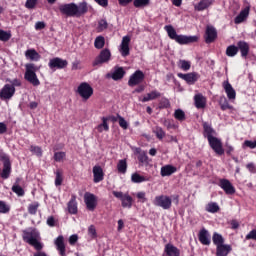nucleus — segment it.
<instances>
[{
	"label": "nucleus",
	"mask_w": 256,
	"mask_h": 256,
	"mask_svg": "<svg viewBox=\"0 0 256 256\" xmlns=\"http://www.w3.org/2000/svg\"><path fill=\"white\" fill-rule=\"evenodd\" d=\"M12 191L13 193H15L16 195H18V197H23L25 195V190L23 189V187L14 184L12 186Z\"/></svg>",
	"instance_id": "nucleus-43"
},
{
	"label": "nucleus",
	"mask_w": 256,
	"mask_h": 256,
	"mask_svg": "<svg viewBox=\"0 0 256 256\" xmlns=\"http://www.w3.org/2000/svg\"><path fill=\"white\" fill-rule=\"evenodd\" d=\"M69 65L67 60H63L62 58L55 57L49 60L48 67L49 69H65Z\"/></svg>",
	"instance_id": "nucleus-12"
},
{
	"label": "nucleus",
	"mask_w": 256,
	"mask_h": 256,
	"mask_svg": "<svg viewBox=\"0 0 256 256\" xmlns=\"http://www.w3.org/2000/svg\"><path fill=\"white\" fill-rule=\"evenodd\" d=\"M246 168L248 169V171H250V173H256L255 164L249 163V164L246 165Z\"/></svg>",
	"instance_id": "nucleus-64"
},
{
	"label": "nucleus",
	"mask_w": 256,
	"mask_h": 256,
	"mask_svg": "<svg viewBox=\"0 0 256 256\" xmlns=\"http://www.w3.org/2000/svg\"><path fill=\"white\" fill-rule=\"evenodd\" d=\"M151 0H134L133 5L136 9H143L144 7H149Z\"/></svg>",
	"instance_id": "nucleus-37"
},
{
	"label": "nucleus",
	"mask_w": 256,
	"mask_h": 256,
	"mask_svg": "<svg viewBox=\"0 0 256 256\" xmlns=\"http://www.w3.org/2000/svg\"><path fill=\"white\" fill-rule=\"evenodd\" d=\"M30 151L31 153H34V155H37V157L43 156V150L39 146H31Z\"/></svg>",
	"instance_id": "nucleus-51"
},
{
	"label": "nucleus",
	"mask_w": 256,
	"mask_h": 256,
	"mask_svg": "<svg viewBox=\"0 0 256 256\" xmlns=\"http://www.w3.org/2000/svg\"><path fill=\"white\" fill-rule=\"evenodd\" d=\"M249 17V9H244L242 10L239 15H237L234 19V23L236 25H239L240 23H243V21H245V19Z\"/></svg>",
	"instance_id": "nucleus-33"
},
{
	"label": "nucleus",
	"mask_w": 256,
	"mask_h": 256,
	"mask_svg": "<svg viewBox=\"0 0 256 256\" xmlns=\"http://www.w3.org/2000/svg\"><path fill=\"white\" fill-rule=\"evenodd\" d=\"M94 47L96 49H103L105 47V37L97 36L94 41Z\"/></svg>",
	"instance_id": "nucleus-41"
},
{
	"label": "nucleus",
	"mask_w": 256,
	"mask_h": 256,
	"mask_svg": "<svg viewBox=\"0 0 256 256\" xmlns=\"http://www.w3.org/2000/svg\"><path fill=\"white\" fill-rule=\"evenodd\" d=\"M203 127V137H205L208 140V143L211 147V149L216 153V155H225V149H223V142H221V139L215 137L217 135V132L211 126L208 122L202 123Z\"/></svg>",
	"instance_id": "nucleus-1"
},
{
	"label": "nucleus",
	"mask_w": 256,
	"mask_h": 256,
	"mask_svg": "<svg viewBox=\"0 0 256 256\" xmlns=\"http://www.w3.org/2000/svg\"><path fill=\"white\" fill-rule=\"evenodd\" d=\"M194 103L196 109H205L207 105V99L203 96V94H196L194 96Z\"/></svg>",
	"instance_id": "nucleus-26"
},
{
	"label": "nucleus",
	"mask_w": 256,
	"mask_h": 256,
	"mask_svg": "<svg viewBox=\"0 0 256 256\" xmlns=\"http://www.w3.org/2000/svg\"><path fill=\"white\" fill-rule=\"evenodd\" d=\"M153 205H155V207H161V209H164V211H169L173 205V200L170 198V196L161 194L155 196Z\"/></svg>",
	"instance_id": "nucleus-6"
},
{
	"label": "nucleus",
	"mask_w": 256,
	"mask_h": 256,
	"mask_svg": "<svg viewBox=\"0 0 256 256\" xmlns=\"http://www.w3.org/2000/svg\"><path fill=\"white\" fill-rule=\"evenodd\" d=\"M39 209V202H34L29 204L28 206V213L30 215H37V210Z\"/></svg>",
	"instance_id": "nucleus-45"
},
{
	"label": "nucleus",
	"mask_w": 256,
	"mask_h": 256,
	"mask_svg": "<svg viewBox=\"0 0 256 256\" xmlns=\"http://www.w3.org/2000/svg\"><path fill=\"white\" fill-rule=\"evenodd\" d=\"M0 161L3 163V168L0 173L1 179H9L11 177V159L9 158V155L7 154H1L0 155Z\"/></svg>",
	"instance_id": "nucleus-7"
},
{
	"label": "nucleus",
	"mask_w": 256,
	"mask_h": 256,
	"mask_svg": "<svg viewBox=\"0 0 256 256\" xmlns=\"http://www.w3.org/2000/svg\"><path fill=\"white\" fill-rule=\"evenodd\" d=\"M173 173H177V167L171 164H167L161 167V170H160L161 177H171Z\"/></svg>",
	"instance_id": "nucleus-24"
},
{
	"label": "nucleus",
	"mask_w": 256,
	"mask_h": 256,
	"mask_svg": "<svg viewBox=\"0 0 256 256\" xmlns=\"http://www.w3.org/2000/svg\"><path fill=\"white\" fill-rule=\"evenodd\" d=\"M129 43H131V37L124 36L122 38V42L120 45V53L122 57H129V53H130Z\"/></svg>",
	"instance_id": "nucleus-20"
},
{
	"label": "nucleus",
	"mask_w": 256,
	"mask_h": 256,
	"mask_svg": "<svg viewBox=\"0 0 256 256\" xmlns=\"http://www.w3.org/2000/svg\"><path fill=\"white\" fill-rule=\"evenodd\" d=\"M22 239L24 243H28L36 249V251H43V243L39 242V232L35 229L23 230Z\"/></svg>",
	"instance_id": "nucleus-4"
},
{
	"label": "nucleus",
	"mask_w": 256,
	"mask_h": 256,
	"mask_svg": "<svg viewBox=\"0 0 256 256\" xmlns=\"http://www.w3.org/2000/svg\"><path fill=\"white\" fill-rule=\"evenodd\" d=\"M63 183V174L61 173L60 170L56 171V178H55V185L56 187L61 186Z\"/></svg>",
	"instance_id": "nucleus-48"
},
{
	"label": "nucleus",
	"mask_w": 256,
	"mask_h": 256,
	"mask_svg": "<svg viewBox=\"0 0 256 256\" xmlns=\"http://www.w3.org/2000/svg\"><path fill=\"white\" fill-rule=\"evenodd\" d=\"M215 0H201L198 5L195 6L196 11H205L209 9Z\"/></svg>",
	"instance_id": "nucleus-31"
},
{
	"label": "nucleus",
	"mask_w": 256,
	"mask_h": 256,
	"mask_svg": "<svg viewBox=\"0 0 256 256\" xmlns=\"http://www.w3.org/2000/svg\"><path fill=\"white\" fill-rule=\"evenodd\" d=\"M174 118L177 119V121H185L186 119L185 112L182 109L175 110Z\"/></svg>",
	"instance_id": "nucleus-44"
},
{
	"label": "nucleus",
	"mask_w": 256,
	"mask_h": 256,
	"mask_svg": "<svg viewBox=\"0 0 256 256\" xmlns=\"http://www.w3.org/2000/svg\"><path fill=\"white\" fill-rule=\"evenodd\" d=\"M9 39H11V33L5 30H0V41L7 42Z\"/></svg>",
	"instance_id": "nucleus-49"
},
{
	"label": "nucleus",
	"mask_w": 256,
	"mask_h": 256,
	"mask_svg": "<svg viewBox=\"0 0 256 256\" xmlns=\"http://www.w3.org/2000/svg\"><path fill=\"white\" fill-rule=\"evenodd\" d=\"M239 53V48L235 45H230L226 48L227 57H235Z\"/></svg>",
	"instance_id": "nucleus-40"
},
{
	"label": "nucleus",
	"mask_w": 256,
	"mask_h": 256,
	"mask_svg": "<svg viewBox=\"0 0 256 256\" xmlns=\"http://www.w3.org/2000/svg\"><path fill=\"white\" fill-rule=\"evenodd\" d=\"M9 211H11V208L9 207V205H7V203H5V201L0 200V213H9Z\"/></svg>",
	"instance_id": "nucleus-50"
},
{
	"label": "nucleus",
	"mask_w": 256,
	"mask_h": 256,
	"mask_svg": "<svg viewBox=\"0 0 256 256\" xmlns=\"http://www.w3.org/2000/svg\"><path fill=\"white\" fill-rule=\"evenodd\" d=\"M45 27H46V24L43 21H38L35 24L36 31H41V30L45 29Z\"/></svg>",
	"instance_id": "nucleus-59"
},
{
	"label": "nucleus",
	"mask_w": 256,
	"mask_h": 256,
	"mask_svg": "<svg viewBox=\"0 0 256 256\" xmlns=\"http://www.w3.org/2000/svg\"><path fill=\"white\" fill-rule=\"evenodd\" d=\"M117 170H118V173H122L123 175H124V173H127V160L126 159H122V160L118 161Z\"/></svg>",
	"instance_id": "nucleus-39"
},
{
	"label": "nucleus",
	"mask_w": 256,
	"mask_h": 256,
	"mask_svg": "<svg viewBox=\"0 0 256 256\" xmlns=\"http://www.w3.org/2000/svg\"><path fill=\"white\" fill-rule=\"evenodd\" d=\"M159 105L160 109H169V107H171V102L169 99L164 98L160 101Z\"/></svg>",
	"instance_id": "nucleus-55"
},
{
	"label": "nucleus",
	"mask_w": 256,
	"mask_h": 256,
	"mask_svg": "<svg viewBox=\"0 0 256 256\" xmlns=\"http://www.w3.org/2000/svg\"><path fill=\"white\" fill-rule=\"evenodd\" d=\"M112 195L121 201V206L124 209H131L133 207V197L129 193L123 194L122 191H112Z\"/></svg>",
	"instance_id": "nucleus-9"
},
{
	"label": "nucleus",
	"mask_w": 256,
	"mask_h": 256,
	"mask_svg": "<svg viewBox=\"0 0 256 256\" xmlns=\"http://www.w3.org/2000/svg\"><path fill=\"white\" fill-rule=\"evenodd\" d=\"M111 61V51L107 48L101 50L100 54L92 62L93 67L103 65V63H109Z\"/></svg>",
	"instance_id": "nucleus-10"
},
{
	"label": "nucleus",
	"mask_w": 256,
	"mask_h": 256,
	"mask_svg": "<svg viewBox=\"0 0 256 256\" xmlns=\"http://www.w3.org/2000/svg\"><path fill=\"white\" fill-rule=\"evenodd\" d=\"M237 47H238V51H240V53H241V57L243 59H247V57L249 55V51H250L249 43H247L245 41H238Z\"/></svg>",
	"instance_id": "nucleus-23"
},
{
	"label": "nucleus",
	"mask_w": 256,
	"mask_h": 256,
	"mask_svg": "<svg viewBox=\"0 0 256 256\" xmlns=\"http://www.w3.org/2000/svg\"><path fill=\"white\" fill-rule=\"evenodd\" d=\"M92 173L94 183H101L105 179V172H103V168L99 165L93 167Z\"/></svg>",
	"instance_id": "nucleus-21"
},
{
	"label": "nucleus",
	"mask_w": 256,
	"mask_h": 256,
	"mask_svg": "<svg viewBox=\"0 0 256 256\" xmlns=\"http://www.w3.org/2000/svg\"><path fill=\"white\" fill-rule=\"evenodd\" d=\"M79 241V236L77 234H73L69 237V244L70 245H75Z\"/></svg>",
	"instance_id": "nucleus-61"
},
{
	"label": "nucleus",
	"mask_w": 256,
	"mask_h": 256,
	"mask_svg": "<svg viewBox=\"0 0 256 256\" xmlns=\"http://www.w3.org/2000/svg\"><path fill=\"white\" fill-rule=\"evenodd\" d=\"M165 253L167 256H180L181 251L179 248L173 246V244L168 243L165 245Z\"/></svg>",
	"instance_id": "nucleus-28"
},
{
	"label": "nucleus",
	"mask_w": 256,
	"mask_h": 256,
	"mask_svg": "<svg viewBox=\"0 0 256 256\" xmlns=\"http://www.w3.org/2000/svg\"><path fill=\"white\" fill-rule=\"evenodd\" d=\"M159 97H161V92L157 90H152L141 99V102L147 103L149 101H155V99H159Z\"/></svg>",
	"instance_id": "nucleus-27"
},
{
	"label": "nucleus",
	"mask_w": 256,
	"mask_h": 256,
	"mask_svg": "<svg viewBox=\"0 0 256 256\" xmlns=\"http://www.w3.org/2000/svg\"><path fill=\"white\" fill-rule=\"evenodd\" d=\"M177 76L179 77V79H183V81H186L188 85H195V83L199 81V74H197L196 72H190L187 74L178 73Z\"/></svg>",
	"instance_id": "nucleus-17"
},
{
	"label": "nucleus",
	"mask_w": 256,
	"mask_h": 256,
	"mask_svg": "<svg viewBox=\"0 0 256 256\" xmlns=\"http://www.w3.org/2000/svg\"><path fill=\"white\" fill-rule=\"evenodd\" d=\"M154 133L157 137V139H159L160 141L163 139V137H165V132L163 131V128L157 126L154 130Z\"/></svg>",
	"instance_id": "nucleus-53"
},
{
	"label": "nucleus",
	"mask_w": 256,
	"mask_h": 256,
	"mask_svg": "<svg viewBox=\"0 0 256 256\" xmlns=\"http://www.w3.org/2000/svg\"><path fill=\"white\" fill-rule=\"evenodd\" d=\"M219 209V204H217V202H210L205 207L207 213H218Z\"/></svg>",
	"instance_id": "nucleus-36"
},
{
	"label": "nucleus",
	"mask_w": 256,
	"mask_h": 256,
	"mask_svg": "<svg viewBox=\"0 0 256 256\" xmlns=\"http://www.w3.org/2000/svg\"><path fill=\"white\" fill-rule=\"evenodd\" d=\"M125 69L123 67L115 66L114 71L106 74L107 79H113V81H121L125 77Z\"/></svg>",
	"instance_id": "nucleus-16"
},
{
	"label": "nucleus",
	"mask_w": 256,
	"mask_h": 256,
	"mask_svg": "<svg viewBox=\"0 0 256 256\" xmlns=\"http://www.w3.org/2000/svg\"><path fill=\"white\" fill-rule=\"evenodd\" d=\"M145 192H138L136 194L137 199H139L141 201V203H145V201H147V198L145 197Z\"/></svg>",
	"instance_id": "nucleus-63"
},
{
	"label": "nucleus",
	"mask_w": 256,
	"mask_h": 256,
	"mask_svg": "<svg viewBox=\"0 0 256 256\" xmlns=\"http://www.w3.org/2000/svg\"><path fill=\"white\" fill-rule=\"evenodd\" d=\"M54 245L60 256H67V248L65 247V238L63 235H60L56 238Z\"/></svg>",
	"instance_id": "nucleus-19"
},
{
	"label": "nucleus",
	"mask_w": 256,
	"mask_h": 256,
	"mask_svg": "<svg viewBox=\"0 0 256 256\" xmlns=\"http://www.w3.org/2000/svg\"><path fill=\"white\" fill-rule=\"evenodd\" d=\"M231 251H233V248L229 244L216 246V256H227Z\"/></svg>",
	"instance_id": "nucleus-25"
},
{
	"label": "nucleus",
	"mask_w": 256,
	"mask_h": 256,
	"mask_svg": "<svg viewBox=\"0 0 256 256\" xmlns=\"http://www.w3.org/2000/svg\"><path fill=\"white\" fill-rule=\"evenodd\" d=\"M145 81V73L141 70H136L128 80L129 87H136V85H141Z\"/></svg>",
	"instance_id": "nucleus-11"
},
{
	"label": "nucleus",
	"mask_w": 256,
	"mask_h": 256,
	"mask_svg": "<svg viewBox=\"0 0 256 256\" xmlns=\"http://www.w3.org/2000/svg\"><path fill=\"white\" fill-rule=\"evenodd\" d=\"M223 87L228 99H235V97H237V93L235 92V89H233L231 83L224 82Z\"/></svg>",
	"instance_id": "nucleus-29"
},
{
	"label": "nucleus",
	"mask_w": 256,
	"mask_h": 256,
	"mask_svg": "<svg viewBox=\"0 0 256 256\" xmlns=\"http://www.w3.org/2000/svg\"><path fill=\"white\" fill-rule=\"evenodd\" d=\"M132 183H145V181H149V178L145 176H141L139 173H134L131 176Z\"/></svg>",
	"instance_id": "nucleus-38"
},
{
	"label": "nucleus",
	"mask_w": 256,
	"mask_h": 256,
	"mask_svg": "<svg viewBox=\"0 0 256 256\" xmlns=\"http://www.w3.org/2000/svg\"><path fill=\"white\" fill-rule=\"evenodd\" d=\"M13 95H15V87L11 86V84H5L0 90V99H2V101L11 99Z\"/></svg>",
	"instance_id": "nucleus-15"
},
{
	"label": "nucleus",
	"mask_w": 256,
	"mask_h": 256,
	"mask_svg": "<svg viewBox=\"0 0 256 256\" xmlns=\"http://www.w3.org/2000/svg\"><path fill=\"white\" fill-rule=\"evenodd\" d=\"M218 187H221L226 195H235V186L228 179H220Z\"/></svg>",
	"instance_id": "nucleus-14"
},
{
	"label": "nucleus",
	"mask_w": 256,
	"mask_h": 256,
	"mask_svg": "<svg viewBox=\"0 0 256 256\" xmlns=\"http://www.w3.org/2000/svg\"><path fill=\"white\" fill-rule=\"evenodd\" d=\"M212 241L216 247H219L221 245H225V238H223V235L214 232L212 236Z\"/></svg>",
	"instance_id": "nucleus-34"
},
{
	"label": "nucleus",
	"mask_w": 256,
	"mask_h": 256,
	"mask_svg": "<svg viewBox=\"0 0 256 256\" xmlns=\"http://www.w3.org/2000/svg\"><path fill=\"white\" fill-rule=\"evenodd\" d=\"M68 213H70V215H77V200L75 198V196H73L70 201L68 202Z\"/></svg>",
	"instance_id": "nucleus-32"
},
{
	"label": "nucleus",
	"mask_w": 256,
	"mask_h": 256,
	"mask_svg": "<svg viewBox=\"0 0 256 256\" xmlns=\"http://www.w3.org/2000/svg\"><path fill=\"white\" fill-rule=\"evenodd\" d=\"M178 66L182 69V71H189V69H191V62L187 60H180Z\"/></svg>",
	"instance_id": "nucleus-46"
},
{
	"label": "nucleus",
	"mask_w": 256,
	"mask_h": 256,
	"mask_svg": "<svg viewBox=\"0 0 256 256\" xmlns=\"http://www.w3.org/2000/svg\"><path fill=\"white\" fill-rule=\"evenodd\" d=\"M46 223H47L48 227H55V223H56L55 217L54 216H49L47 218Z\"/></svg>",
	"instance_id": "nucleus-62"
},
{
	"label": "nucleus",
	"mask_w": 256,
	"mask_h": 256,
	"mask_svg": "<svg viewBox=\"0 0 256 256\" xmlns=\"http://www.w3.org/2000/svg\"><path fill=\"white\" fill-rule=\"evenodd\" d=\"M107 121H109V118L102 117V123L96 127L98 133H103V131H109V124L107 123Z\"/></svg>",
	"instance_id": "nucleus-35"
},
{
	"label": "nucleus",
	"mask_w": 256,
	"mask_h": 256,
	"mask_svg": "<svg viewBox=\"0 0 256 256\" xmlns=\"http://www.w3.org/2000/svg\"><path fill=\"white\" fill-rule=\"evenodd\" d=\"M59 11L66 17H83L89 12V6L87 2H81L79 5L75 3L61 4Z\"/></svg>",
	"instance_id": "nucleus-2"
},
{
	"label": "nucleus",
	"mask_w": 256,
	"mask_h": 256,
	"mask_svg": "<svg viewBox=\"0 0 256 256\" xmlns=\"http://www.w3.org/2000/svg\"><path fill=\"white\" fill-rule=\"evenodd\" d=\"M164 29L167 32L169 39L176 41L179 45H189V43H197L199 41V37L197 36L178 35L172 25H166Z\"/></svg>",
	"instance_id": "nucleus-3"
},
{
	"label": "nucleus",
	"mask_w": 256,
	"mask_h": 256,
	"mask_svg": "<svg viewBox=\"0 0 256 256\" xmlns=\"http://www.w3.org/2000/svg\"><path fill=\"white\" fill-rule=\"evenodd\" d=\"M138 160L140 163H149V156H147V154H140Z\"/></svg>",
	"instance_id": "nucleus-60"
},
{
	"label": "nucleus",
	"mask_w": 256,
	"mask_h": 256,
	"mask_svg": "<svg viewBox=\"0 0 256 256\" xmlns=\"http://www.w3.org/2000/svg\"><path fill=\"white\" fill-rule=\"evenodd\" d=\"M84 203L88 211H93L97 208V196H95V194L86 192L84 194Z\"/></svg>",
	"instance_id": "nucleus-13"
},
{
	"label": "nucleus",
	"mask_w": 256,
	"mask_h": 256,
	"mask_svg": "<svg viewBox=\"0 0 256 256\" xmlns=\"http://www.w3.org/2000/svg\"><path fill=\"white\" fill-rule=\"evenodd\" d=\"M220 109L222 111H227V109H232V106L229 105V101L226 97H221L219 100Z\"/></svg>",
	"instance_id": "nucleus-42"
},
{
	"label": "nucleus",
	"mask_w": 256,
	"mask_h": 256,
	"mask_svg": "<svg viewBox=\"0 0 256 256\" xmlns=\"http://www.w3.org/2000/svg\"><path fill=\"white\" fill-rule=\"evenodd\" d=\"M117 117H118V123H119V126L122 128V129H128L129 127V124L127 123V120H125V118H123L121 115L117 114Z\"/></svg>",
	"instance_id": "nucleus-52"
},
{
	"label": "nucleus",
	"mask_w": 256,
	"mask_h": 256,
	"mask_svg": "<svg viewBox=\"0 0 256 256\" xmlns=\"http://www.w3.org/2000/svg\"><path fill=\"white\" fill-rule=\"evenodd\" d=\"M26 59H30V61H39L41 59V55L37 53L35 49H28L25 51Z\"/></svg>",
	"instance_id": "nucleus-30"
},
{
	"label": "nucleus",
	"mask_w": 256,
	"mask_h": 256,
	"mask_svg": "<svg viewBox=\"0 0 256 256\" xmlns=\"http://www.w3.org/2000/svg\"><path fill=\"white\" fill-rule=\"evenodd\" d=\"M26 9H35L37 7V0H26Z\"/></svg>",
	"instance_id": "nucleus-57"
},
{
	"label": "nucleus",
	"mask_w": 256,
	"mask_h": 256,
	"mask_svg": "<svg viewBox=\"0 0 256 256\" xmlns=\"http://www.w3.org/2000/svg\"><path fill=\"white\" fill-rule=\"evenodd\" d=\"M109 27V23H107L106 19H101L98 22V29L99 31H105V29H107Z\"/></svg>",
	"instance_id": "nucleus-54"
},
{
	"label": "nucleus",
	"mask_w": 256,
	"mask_h": 256,
	"mask_svg": "<svg viewBox=\"0 0 256 256\" xmlns=\"http://www.w3.org/2000/svg\"><path fill=\"white\" fill-rule=\"evenodd\" d=\"M26 72L24 74V79L28 81V83H31L34 87H39L41 85V82L39 81V78H37V71H39L40 67L33 64L28 63L25 65Z\"/></svg>",
	"instance_id": "nucleus-5"
},
{
	"label": "nucleus",
	"mask_w": 256,
	"mask_h": 256,
	"mask_svg": "<svg viewBox=\"0 0 256 256\" xmlns=\"http://www.w3.org/2000/svg\"><path fill=\"white\" fill-rule=\"evenodd\" d=\"M67 157V153L65 152H55L54 153V161L56 163H61Z\"/></svg>",
	"instance_id": "nucleus-47"
},
{
	"label": "nucleus",
	"mask_w": 256,
	"mask_h": 256,
	"mask_svg": "<svg viewBox=\"0 0 256 256\" xmlns=\"http://www.w3.org/2000/svg\"><path fill=\"white\" fill-rule=\"evenodd\" d=\"M204 39L205 43L207 44L214 43V41L217 39V29H215L213 26H207Z\"/></svg>",
	"instance_id": "nucleus-18"
},
{
	"label": "nucleus",
	"mask_w": 256,
	"mask_h": 256,
	"mask_svg": "<svg viewBox=\"0 0 256 256\" xmlns=\"http://www.w3.org/2000/svg\"><path fill=\"white\" fill-rule=\"evenodd\" d=\"M77 93L83 101H89L93 97V87L87 82H82L77 88Z\"/></svg>",
	"instance_id": "nucleus-8"
},
{
	"label": "nucleus",
	"mask_w": 256,
	"mask_h": 256,
	"mask_svg": "<svg viewBox=\"0 0 256 256\" xmlns=\"http://www.w3.org/2000/svg\"><path fill=\"white\" fill-rule=\"evenodd\" d=\"M198 239L202 245H211V236L209 235V231L205 228L199 231Z\"/></svg>",
	"instance_id": "nucleus-22"
},
{
	"label": "nucleus",
	"mask_w": 256,
	"mask_h": 256,
	"mask_svg": "<svg viewBox=\"0 0 256 256\" xmlns=\"http://www.w3.org/2000/svg\"><path fill=\"white\" fill-rule=\"evenodd\" d=\"M88 235H90L92 239H97V229H95L94 225L89 226Z\"/></svg>",
	"instance_id": "nucleus-56"
},
{
	"label": "nucleus",
	"mask_w": 256,
	"mask_h": 256,
	"mask_svg": "<svg viewBox=\"0 0 256 256\" xmlns=\"http://www.w3.org/2000/svg\"><path fill=\"white\" fill-rule=\"evenodd\" d=\"M244 146L249 147V149H255L256 148V140L255 141L245 140Z\"/></svg>",
	"instance_id": "nucleus-58"
}]
</instances>
